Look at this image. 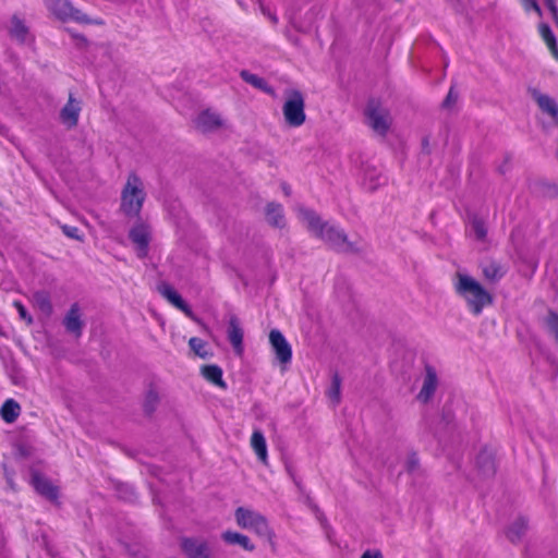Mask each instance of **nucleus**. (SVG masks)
<instances>
[{
  "mask_svg": "<svg viewBox=\"0 0 558 558\" xmlns=\"http://www.w3.org/2000/svg\"><path fill=\"white\" fill-rule=\"evenodd\" d=\"M296 213L299 220L307 228V230L327 243L330 247L340 252L356 251L355 244L348 240L343 230L335 225L323 221L315 211L300 206L296 208Z\"/></svg>",
  "mask_w": 558,
  "mask_h": 558,
  "instance_id": "obj_1",
  "label": "nucleus"
},
{
  "mask_svg": "<svg viewBox=\"0 0 558 558\" xmlns=\"http://www.w3.org/2000/svg\"><path fill=\"white\" fill-rule=\"evenodd\" d=\"M456 294L461 298L474 315H480L483 308L490 305L493 298L489 292L472 276L458 270L452 278Z\"/></svg>",
  "mask_w": 558,
  "mask_h": 558,
  "instance_id": "obj_2",
  "label": "nucleus"
},
{
  "mask_svg": "<svg viewBox=\"0 0 558 558\" xmlns=\"http://www.w3.org/2000/svg\"><path fill=\"white\" fill-rule=\"evenodd\" d=\"M145 191L142 180L134 173L128 177L122 190L121 209L128 216H137L145 201Z\"/></svg>",
  "mask_w": 558,
  "mask_h": 558,
  "instance_id": "obj_3",
  "label": "nucleus"
},
{
  "mask_svg": "<svg viewBox=\"0 0 558 558\" xmlns=\"http://www.w3.org/2000/svg\"><path fill=\"white\" fill-rule=\"evenodd\" d=\"M48 11L62 22L74 21L80 24L102 25L100 19H90L81 10L74 8L69 0H45Z\"/></svg>",
  "mask_w": 558,
  "mask_h": 558,
  "instance_id": "obj_4",
  "label": "nucleus"
},
{
  "mask_svg": "<svg viewBox=\"0 0 558 558\" xmlns=\"http://www.w3.org/2000/svg\"><path fill=\"white\" fill-rule=\"evenodd\" d=\"M239 526L253 531L259 537L271 541L274 533L268 525L266 518L257 511L239 507L234 513Z\"/></svg>",
  "mask_w": 558,
  "mask_h": 558,
  "instance_id": "obj_5",
  "label": "nucleus"
},
{
  "mask_svg": "<svg viewBox=\"0 0 558 558\" xmlns=\"http://www.w3.org/2000/svg\"><path fill=\"white\" fill-rule=\"evenodd\" d=\"M365 123L379 136H385L392 124L389 110L377 100H369L364 110Z\"/></svg>",
  "mask_w": 558,
  "mask_h": 558,
  "instance_id": "obj_6",
  "label": "nucleus"
},
{
  "mask_svg": "<svg viewBox=\"0 0 558 558\" xmlns=\"http://www.w3.org/2000/svg\"><path fill=\"white\" fill-rule=\"evenodd\" d=\"M284 98L282 113L286 123L292 128L301 126L306 119L305 101L302 93L296 89H289L284 93Z\"/></svg>",
  "mask_w": 558,
  "mask_h": 558,
  "instance_id": "obj_7",
  "label": "nucleus"
},
{
  "mask_svg": "<svg viewBox=\"0 0 558 558\" xmlns=\"http://www.w3.org/2000/svg\"><path fill=\"white\" fill-rule=\"evenodd\" d=\"M195 128L203 133H211L225 129L226 120L215 110L206 109L198 113L194 121Z\"/></svg>",
  "mask_w": 558,
  "mask_h": 558,
  "instance_id": "obj_8",
  "label": "nucleus"
},
{
  "mask_svg": "<svg viewBox=\"0 0 558 558\" xmlns=\"http://www.w3.org/2000/svg\"><path fill=\"white\" fill-rule=\"evenodd\" d=\"M269 342L276 354V359L282 364L287 365L292 359V349L284 336L277 329L269 332Z\"/></svg>",
  "mask_w": 558,
  "mask_h": 558,
  "instance_id": "obj_9",
  "label": "nucleus"
},
{
  "mask_svg": "<svg viewBox=\"0 0 558 558\" xmlns=\"http://www.w3.org/2000/svg\"><path fill=\"white\" fill-rule=\"evenodd\" d=\"M129 236L136 246L137 256L143 258L147 254V247L150 241V228L144 222H137L130 230Z\"/></svg>",
  "mask_w": 558,
  "mask_h": 558,
  "instance_id": "obj_10",
  "label": "nucleus"
},
{
  "mask_svg": "<svg viewBox=\"0 0 558 558\" xmlns=\"http://www.w3.org/2000/svg\"><path fill=\"white\" fill-rule=\"evenodd\" d=\"M82 104L78 99L74 98L72 94L69 95L68 102L60 111V120L68 129H73L77 125Z\"/></svg>",
  "mask_w": 558,
  "mask_h": 558,
  "instance_id": "obj_11",
  "label": "nucleus"
},
{
  "mask_svg": "<svg viewBox=\"0 0 558 558\" xmlns=\"http://www.w3.org/2000/svg\"><path fill=\"white\" fill-rule=\"evenodd\" d=\"M181 548L185 555L191 558H214L208 544L198 538H183Z\"/></svg>",
  "mask_w": 558,
  "mask_h": 558,
  "instance_id": "obj_12",
  "label": "nucleus"
},
{
  "mask_svg": "<svg viewBox=\"0 0 558 558\" xmlns=\"http://www.w3.org/2000/svg\"><path fill=\"white\" fill-rule=\"evenodd\" d=\"M159 293L174 307L182 311L187 317L194 318L190 306L183 301L181 295L169 284L162 283L158 287Z\"/></svg>",
  "mask_w": 558,
  "mask_h": 558,
  "instance_id": "obj_13",
  "label": "nucleus"
},
{
  "mask_svg": "<svg viewBox=\"0 0 558 558\" xmlns=\"http://www.w3.org/2000/svg\"><path fill=\"white\" fill-rule=\"evenodd\" d=\"M64 327L68 332L80 337L83 329L82 314L77 304H73L66 313L64 320Z\"/></svg>",
  "mask_w": 558,
  "mask_h": 558,
  "instance_id": "obj_14",
  "label": "nucleus"
},
{
  "mask_svg": "<svg viewBox=\"0 0 558 558\" xmlns=\"http://www.w3.org/2000/svg\"><path fill=\"white\" fill-rule=\"evenodd\" d=\"M437 385L438 380L436 372L432 367H427L421 391L417 395V399L424 403L428 402L434 396Z\"/></svg>",
  "mask_w": 558,
  "mask_h": 558,
  "instance_id": "obj_15",
  "label": "nucleus"
},
{
  "mask_svg": "<svg viewBox=\"0 0 558 558\" xmlns=\"http://www.w3.org/2000/svg\"><path fill=\"white\" fill-rule=\"evenodd\" d=\"M33 485L35 489L47 499L57 500L59 496L58 487L52 485L48 478L41 476L40 474H34Z\"/></svg>",
  "mask_w": 558,
  "mask_h": 558,
  "instance_id": "obj_16",
  "label": "nucleus"
},
{
  "mask_svg": "<svg viewBox=\"0 0 558 558\" xmlns=\"http://www.w3.org/2000/svg\"><path fill=\"white\" fill-rule=\"evenodd\" d=\"M228 338L236 354L241 355L243 352V330L235 316H232L229 320Z\"/></svg>",
  "mask_w": 558,
  "mask_h": 558,
  "instance_id": "obj_17",
  "label": "nucleus"
},
{
  "mask_svg": "<svg viewBox=\"0 0 558 558\" xmlns=\"http://www.w3.org/2000/svg\"><path fill=\"white\" fill-rule=\"evenodd\" d=\"M10 35L13 39L21 44H26L31 38L28 28L24 21L15 15L11 19Z\"/></svg>",
  "mask_w": 558,
  "mask_h": 558,
  "instance_id": "obj_18",
  "label": "nucleus"
},
{
  "mask_svg": "<svg viewBox=\"0 0 558 558\" xmlns=\"http://www.w3.org/2000/svg\"><path fill=\"white\" fill-rule=\"evenodd\" d=\"M201 374L207 381L216 385L217 387H219L221 389L227 388V384L222 378V369L219 366L205 365L202 367Z\"/></svg>",
  "mask_w": 558,
  "mask_h": 558,
  "instance_id": "obj_19",
  "label": "nucleus"
},
{
  "mask_svg": "<svg viewBox=\"0 0 558 558\" xmlns=\"http://www.w3.org/2000/svg\"><path fill=\"white\" fill-rule=\"evenodd\" d=\"M385 182L386 178L383 175L381 171L374 167H367L365 169L363 184L367 190L374 191Z\"/></svg>",
  "mask_w": 558,
  "mask_h": 558,
  "instance_id": "obj_20",
  "label": "nucleus"
},
{
  "mask_svg": "<svg viewBox=\"0 0 558 558\" xmlns=\"http://www.w3.org/2000/svg\"><path fill=\"white\" fill-rule=\"evenodd\" d=\"M251 447L255 451L258 459L266 463L268 459L266 439L260 430H254L251 437Z\"/></svg>",
  "mask_w": 558,
  "mask_h": 558,
  "instance_id": "obj_21",
  "label": "nucleus"
},
{
  "mask_svg": "<svg viewBox=\"0 0 558 558\" xmlns=\"http://www.w3.org/2000/svg\"><path fill=\"white\" fill-rule=\"evenodd\" d=\"M482 272L486 280L496 282L505 276L506 269L499 263L489 260L483 264Z\"/></svg>",
  "mask_w": 558,
  "mask_h": 558,
  "instance_id": "obj_22",
  "label": "nucleus"
},
{
  "mask_svg": "<svg viewBox=\"0 0 558 558\" xmlns=\"http://www.w3.org/2000/svg\"><path fill=\"white\" fill-rule=\"evenodd\" d=\"M266 220L268 223L281 228L284 226V217L282 206L279 204L270 203L265 209Z\"/></svg>",
  "mask_w": 558,
  "mask_h": 558,
  "instance_id": "obj_23",
  "label": "nucleus"
},
{
  "mask_svg": "<svg viewBox=\"0 0 558 558\" xmlns=\"http://www.w3.org/2000/svg\"><path fill=\"white\" fill-rule=\"evenodd\" d=\"M535 101L537 102L538 107L546 112L548 116H550L553 119H556L558 116V106L556 101L550 98L547 95L544 94H536L535 95Z\"/></svg>",
  "mask_w": 558,
  "mask_h": 558,
  "instance_id": "obj_24",
  "label": "nucleus"
},
{
  "mask_svg": "<svg viewBox=\"0 0 558 558\" xmlns=\"http://www.w3.org/2000/svg\"><path fill=\"white\" fill-rule=\"evenodd\" d=\"M222 539L229 544L240 545L241 547L248 551H252L255 548V546L250 542L247 536L236 532L227 531L222 533Z\"/></svg>",
  "mask_w": 558,
  "mask_h": 558,
  "instance_id": "obj_25",
  "label": "nucleus"
},
{
  "mask_svg": "<svg viewBox=\"0 0 558 558\" xmlns=\"http://www.w3.org/2000/svg\"><path fill=\"white\" fill-rule=\"evenodd\" d=\"M34 305L44 314L50 315L52 312V304L49 293L45 291H37L33 294Z\"/></svg>",
  "mask_w": 558,
  "mask_h": 558,
  "instance_id": "obj_26",
  "label": "nucleus"
},
{
  "mask_svg": "<svg viewBox=\"0 0 558 558\" xmlns=\"http://www.w3.org/2000/svg\"><path fill=\"white\" fill-rule=\"evenodd\" d=\"M21 408L13 399L7 400L1 408L2 418L7 423H13L20 415Z\"/></svg>",
  "mask_w": 558,
  "mask_h": 558,
  "instance_id": "obj_27",
  "label": "nucleus"
},
{
  "mask_svg": "<svg viewBox=\"0 0 558 558\" xmlns=\"http://www.w3.org/2000/svg\"><path fill=\"white\" fill-rule=\"evenodd\" d=\"M541 35L546 43L548 49L550 50L553 57L558 60V47L556 43L555 35L550 31L549 26L546 24H542L539 27Z\"/></svg>",
  "mask_w": 558,
  "mask_h": 558,
  "instance_id": "obj_28",
  "label": "nucleus"
},
{
  "mask_svg": "<svg viewBox=\"0 0 558 558\" xmlns=\"http://www.w3.org/2000/svg\"><path fill=\"white\" fill-rule=\"evenodd\" d=\"M189 345L191 350L194 352V354L199 356L201 359H208L211 356V353L207 348V343L199 338H191L189 340Z\"/></svg>",
  "mask_w": 558,
  "mask_h": 558,
  "instance_id": "obj_29",
  "label": "nucleus"
},
{
  "mask_svg": "<svg viewBox=\"0 0 558 558\" xmlns=\"http://www.w3.org/2000/svg\"><path fill=\"white\" fill-rule=\"evenodd\" d=\"M341 396V378L335 374L331 378L330 387L327 390V397L336 405L340 402Z\"/></svg>",
  "mask_w": 558,
  "mask_h": 558,
  "instance_id": "obj_30",
  "label": "nucleus"
},
{
  "mask_svg": "<svg viewBox=\"0 0 558 558\" xmlns=\"http://www.w3.org/2000/svg\"><path fill=\"white\" fill-rule=\"evenodd\" d=\"M545 325L548 333L555 339L558 348V314L555 312H548L545 318Z\"/></svg>",
  "mask_w": 558,
  "mask_h": 558,
  "instance_id": "obj_31",
  "label": "nucleus"
},
{
  "mask_svg": "<svg viewBox=\"0 0 558 558\" xmlns=\"http://www.w3.org/2000/svg\"><path fill=\"white\" fill-rule=\"evenodd\" d=\"M526 529V522L523 519L517 520L508 530L507 536L511 542H517Z\"/></svg>",
  "mask_w": 558,
  "mask_h": 558,
  "instance_id": "obj_32",
  "label": "nucleus"
},
{
  "mask_svg": "<svg viewBox=\"0 0 558 558\" xmlns=\"http://www.w3.org/2000/svg\"><path fill=\"white\" fill-rule=\"evenodd\" d=\"M159 393L156 389L150 388L145 396L144 408L147 412H153L159 403Z\"/></svg>",
  "mask_w": 558,
  "mask_h": 558,
  "instance_id": "obj_33",
  "label": "nucleus"
},
{
  "mask_svg": "<svg viewBox=\"0 0 558 558\" xmlns=\"http://www.w3.org/2000/svg\"><path fill=\"white\" fill-rule=\"evenodd\" d=\"M241 77L246 83L251 84L252 86H254L256 88L265 89V87H266V82L262 77H259V76H257L255 74H252V73H250L247 71H242L241 72Z\"/></svg>",
  "mask_w": 558,
  "mask_h": 558,
  "instance_id": "obj_34",
  "label": "nucleus"
},
{
  "mask_svg": "<svg viewBox=\"0 0 558 558\" xmlns=\"http://www.w3.org/2000/svg\"><path fill=\"white\" fill-rule=\"evenodd\" d=\"M471 230L477 240H484L487 233L485 225L478 219L472 221Z\"/></svg>",
  "mask_w": 558,
  "mask_h": 558,
  "instance_id": "obj_35",
  "label": "nucleus"
},
{
  "mask_svg": "<svg viewBox=\"0 0 558 558\" xmlns=\"http://www.w3.org/2000/svg\"><path fill=\"white\" fill-rule=\"evenodd\" d=\"M14 306L17 310L20 317L24 319L28 325L33 323L32 317L28 315L26 308L23 306V304L19 301L14 302Z\"/></svg>",
  "mask_w": 558,
  "mask_h": 558,
  "instance_id": "obj_36",
  "label": "nucleus"
},
{
  "mask_svg": "<svg viewBox=\"0 0 558 558\" xmlns=\"http://www.w3.org/2000/svg\"><path fill=\"white\" fill-rule=\"evenodd\" d=\"M458 99V94L454 92V88L451 87L446 99L444 100V107L450 108L452 107Z\"/></svg>",
  "mask_w": 558,
  "mask_h": 558,
  "instance_id": "obj_37",
  "label": "nucleus"
},
{
  "mask_svg": "<svg viewBox=\"0 0 558 558\" xmlns=\"http://www.w3.org/2000/svg\"><path fill=\"white\" fill-rule=\"evenodd\" d=\"M62 230H63L64 234L68 235L69 238L76 239V240L81 239L78 235V229L75 227L63 226Z\"/></svg>",
  "mask_w": 558,
  "mask_h": 558,
  "instance_id": "obj_38",
  "label": "nucleus"
},
{
  "mask_svg": "<svg viewBox=\"0 0 558 558\" xmlns=\"http://www.w3.org/2000/svg\"><path fill=\"white\" fill-rule=\"evenodd\" d=\"M418 468V459L415 454H411L407 460V470L414 472Z\"/></svg>",
  "mask_w": 558,
  "mask_h": 558,
  "instance_id": "obj_39",
  "label": "nucleus"
},
{
  "mask_svg": "<svg viewBox=\"0 0 558 558\" xmlns=\"http://www.w3.org/2000/svg\"><path fill=\"white\" fill-rule=\"evenodd\" d=\"M522 2H523V5H524L525 10L533 9L537 13L541 12V9H539V7H538V4L536 3L535 0H522Z\"/></svg>",
  "mask_w": 558,
  "mask_h": 558,
  "instance_id": "obj_40",
  "label": "nucleus"
},
{
  "mask_svg": "<svg viewBox=\"0 0 558 558\" xmlns=\"http://www.w3.org/2000/svg\"><path fill=\"white\" fill-rule=\"evenodd\" d=\"M361 558H383V556L380 555V553L378 551H372V550H366L362 556Z\"/></svg>",
  "mask_w": 558,
  "mask_h": 558,
  "instance_id": "obj_41",
  "label": "nucleus"
},
{
  "mask_svg": "<svg viewBox=\"0 0 558 558\" xmlns=\"http://www.w3.org/2000/svg\"><path fill=\"white\" fill-rule=\"evenodd\" d=\"M548 195L549 196H558V184H553L548 187Z\"/></svg>",
  "mask_w": 558,
  "mask_h": 558,
  "instance_id": "obj_42",
  "label": "nucleus"
},
{
  "mask_svg": "<svg viewBox=\"0 0 558 558\" xmlns=\"http://www.w3.org/2000/svg\"><path fill=\"white\" fill-rule=\"evenodd\" d=\"M494 472V464H493V461L489 459L486 463V466L484 469V473L485 474H490Z\"/></svg>",
  "mask_w": 558,
  "mask_h": 558,
  "instance_id": "obj_43",
  "label": "nucleus"
},
{
  "mask_svg": "<svg viewBox=\"0 0 558 558\" xmlns=\"http://www.w3.org/2000/svg\"><path fill=\"white\" fill-rule=\"evenodd\" d=\"M263 12H264L265 15H267L269 17L271 23L276 24L278 22L277 16L275 14H272L271 12L266 11L265 9H263Z\"/></svg>",
  "mask_w": 558,
  "mask_h": 558,
  "instance_id": "obj_44",
  "label": "nucleus"
},
{
  "mask_svg": "<svg viewBox=\"0 0 558 558\" xmlns=\"http://www.w3.org/2000/svg\"><path fill=\"white\" fill-rule=\"evenodd\" d=\"M548 1H549V5H550V4H553V3H551V0H548Z\"/></svg>",
  "mask_w": 558,
  "mask_h": 558,
  "instance_id": "obj_45",
  "label": "nucleus"
}]
</instances>
